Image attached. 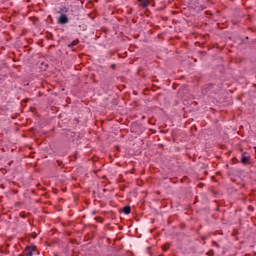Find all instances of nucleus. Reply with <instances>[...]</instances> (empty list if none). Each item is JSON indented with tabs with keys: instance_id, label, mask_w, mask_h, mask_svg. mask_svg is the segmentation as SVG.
<instances>
[{
	"instance_id": "1",
	"label": "nucleus",
	"mask_w": 256,
	"mask_h": 256,
	"mask_svg": "<svg viewBox=\"0 0 256 256\" xmlns=\"http://www.w3.org/2000/svg\"><path fill=\"white\" fill-rule=\"evenodd\" d=\"M58 23H60V25H65V24L69 23V18L67 17V15L61 14L58 19Z\"/></svg>"
},
{
	"instance_id": "2",
	"label": "nucleus",
	"mask_w": 256,
	"mask_h": 256,
	"mask_svg": "<svg viewBox=\"0 0 256 256\" xmlns=\"http://www.w3.org/2000/svg\"><path fill=\"white\" fill-rule=\"evenodd\" d=\"M34 251H35V246L26 247V255L27 256H33Z\"/></svg>"
},
{
	"instance_id": "3",
	"label": "nucleus",
	"mask_w": 256,
	"mask_h": 256,
	"mask_svg": "<svg viewBox=\"0 0 256 256\" xmlns=\"http://www.w3.org/2000/svg\"><path fill=\"white\" fill-rule=\"evenodd\" d=\"M59 13H60V15H65V13H69V8L62 7V8H60Z\"/></svg>"
},
{
	"instance_id": "4",
	"label": "nucleus",
	"mask_w": 256,
	"mask_h": 256,
	"mask_svg": "<svg viewBox=\"0 0 256 256\" xmlns=\"http://www.w3.org/2000/svg\"><path fill=\"white\" fill-rule=\"evenodd\" d=\"M123 212L125 215H129V213H131V207L125 206L123 209Z\"/></svg>"
},
{
	"instance_id": "5",
	"label": "nucleus",
	"mask_w": 256,
	"mask_h": 256,
	"mask_svg": "<svg viewBox=\"0 0 256 256\" xmlns=\"http://www.w3.org/2000/svg\"><path fill=\"white\" fill-rule=\"evenodd\" d=\"M249 161V157L242 156L241 163H247Z\"/></svg>"
},
{
	"instance_id": "6",
	"label": "nucleus",
	"mask_w": 256,
	"mask_h": 256,
	"mask_svg": "<svg viewBox=\"0 0 256 256\" xmlns=\"http://www.w3.org/2000/svg\"><path fill=\"white\" fill-rule=\"evenodd\" d=\"M149 6V2H144L143 3V7H148Z\"/></svg>"
}]
</instances>
